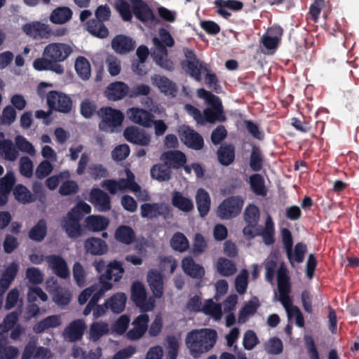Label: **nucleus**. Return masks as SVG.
Segmentation results:
<instances>
[{"label":"nucleus","instance_id":"0eeeda50","mask_svg":"<svg viewBox=\"0 0 359 359\" xmlns=\"http://www.w3.org/2000/svg\"><path fill=\"white\" fill-rule=\"evenodd\" d=\"M74 210H69L67 216L62 220V226L68 237L70 238H77L84 234V229L80 224L82 219L78 215H74Z\"/></svg>","mask_w":359,"mask_h":359},{"label":"nucleus","instance_id":"f8f14e48","mask_svg":"<svg viewBox=\"0 0 359 359\" xmlns=\"http://www.w3.org/2000/svg\"><path fill=\"white\" fill-rule=\"evenodd\" d=\"M140 211L142 217L149 219L156 218L159 216L168 218L171 215V211L168 206L157 203H143L140 206Z\"/></svg>","mask_w":359,"mask_h":359},{"label":"nucleus","instance_id":"58836bf2","mask_svg":"<svg viewBox=\"0 0 359 359\" xmlns=\"http://www.w3.org/2000/svg\"><path fill=\"white\" fill-rule=\"evenodd\" d=\"M72 17V11L66 6L57 7L54 9L50 15V20L54 24H64Z\"/></svg>","mask_w":359,"mask_h":359},{"label":"nucleus","instance_id":"bf43d9fd","mask_svg":"<svg viewBox=\"0 0 359 359\" xmlns=\"http://www.w3.org/2000/svg\"><path fill=\"white\" fill-rule=\"evenodd\" d=\"M278 289L290 288L289 271L285 265L280 264L277 271Z\"/></svg>","mask_w":359,"mask_h":359},{"label":"nucleus","instance_id":"de8ad7c7","mask_svg":"<svg viewBox=\"0 0 359 359\" xmlns=\"http://www.w3.org/2000/svg\"><path fill=\"white\" fill-rule=\"evenodd\" d=\"M264 156L259 147L253 145L250 156V166L253 171H260L263 167Z\"/></svg>","mask_w":359,"mask_h":359},{"label":"nucleus","instance_id":"6e6552de","mask_svg":"<svg viewBox=\"0 0 359 359\" xmlns=\"http://www.w3.org/2000/svg\"><path fill=\"white\" fill-rule=\"evenodd\" d=\"M72 49L67 44L62 43H52L46 46L43 50V56L48 57L53 62H59L65 60L72 53Z\"/></svg>","mask_w":359,"mask_h":359},{"label":"nucleus","instance_id":"603ef678","mask_svg":"<svg viewBox=\"0 0 359 359\" xmlns=\"http://www.w3.org/2000/svg\"><path fill=\"white\" fill-rule=\"evenodd\" d=\"M259 306V304L257 299L255 301H249L240 311L238 322L240 323H245L249 316L254 315L257 312Z\"/></svg>","mask_w":359,"mask_h":359},{"label":"nucleus","instance_id":"09e8293b","mask_svg":"<svg viewBox=\"0 0 359 359\" xmlns=\"http://www.w3.org/2000/svg\"><path fill=\"white\" fill-rule=\"evenodd\" d=\"M203 125L206 123H213L215 121L223 122L226 121V116L224 114L223 109H210L206 108L203 110Z\"/></svg>","mask_w":359,"mask_h":359},{"label":"nucleus","instance_id":"473e14b6","mask_svg":"<svg viewBox=\"0 0 359 359\" xmlns=\"http://www.w3.org/2000/svg\"><path fill=\"white\" fill-rule=\"evenodd\" d=\"M196 203L199 215L203 217L206 216L209 212L211 203L208 191L202 188L198 189L196 195Z\"/></svg>","mask_w":359,"mask_h":359},{"label":"nucleus","instance_id":"412c9836","mask_svg":"<svg viewBox=\"0 0 359 359\" xmlns=\"http://www.w3.org/2000/svg\"><path fill=\"white\" fill-rule=\"evenodd\" d=\"M154 86H156L159 90L165 95L175 97L177 92V87L175 82L170 80L165 76L154 74L151 78Z\"/></svg>","mask_w":359,"mask_h":359},{"label":"nucleus","instance_id":"b1692460","mask_svg":"<svg viewBox=\"0 0 359 359\" xmlns=\"http://www.w3.org/2000/svg\"><path fill=\"white\" fill-rule=\"evenodd\" d=\"M129 92L128 86L122 81L111 83L104 91L106 97L109 100L116 101L125 97Z\"/></svg>","mask_w":359,"mask_h":359},{"label":"nucleus","instance_id":"c85d7f7f","mask_svg":"<svg viewBox=\"0 0 359 359\" xmlns=\"http://www.w3.org/2000/svg\"><path fill=\"white\" fill-rule=\"evenodd\" d=\"M184 69L196 81H201V72L208 71V66L205 62L198 60H184L181 63Z\"/></svg>","mask_w":359,"mask_h":359},{"label":"nucleus","instance_id":"4c0bfd02","mask_svg":"<svg viewBox=\"0 0 359 359\" xmlns=\"http://www.w3.org/2000/svg\"><path fill=\"white\" fill-rule=\"evenodd\" d=\"M219 162L224 166L231 165L235 159V149L231 144L221 146L217 152Z\"/></svg>","mask_w":359,"mask_h":359},{"label":"nucleus","instance_id":"5fc2aeb1","mask_svg":"<svg viewBox=\"0 0 359 359\" xmlns=\"http://www.w3.org/2000/svg\"><path fill=\"white\" fill-rule=\"evenodd\" d=\"M198 95L204 99L207 104L211 106L210 109H223L221 100L211 92L200 88L198 90Z\"/></svg>","mask_w":359,"mask_h":359},{"label":"nucleus","instance_id":"bb28decb","mask_svg":"<svg viewBox=\"0 0 359 359\" xmlns=\"http://www.w3.org/2000/svg\"><path fill=\"white\" fill-rule=\"evenodd\" d=\"M182 267L184 272L193 278L201 279L205 275L203 266L194 262L191 257H186L182 261Z\"/></svg>","mask_w":359,"mask_h":359},{"label":"nucleus","instance_id":"49530a36","mask_svg":"<svg viewBox=\"0 0 359 359\" xmlns=\"http://www.w3.org/2000/svg\"><path fill=\"white\" fill-rule=\"evenodd\" d=\"M250 185L252 191L257 196H265L266 189L264 180L260 174H253L250 177Z\"/></svg>","mask_w":359,"mask_h":359},{"label":"nucleus","instance_id":"ddd939ff","mask_svg":"<svg viewBox=\"0 0 359 359\" xmlns=\"http://www.w3.org/2000/svg\"><path fill=\"white\" fill-rule=\"evenodd\" d=\"M23 32L34 39H48L51 36V29L48 25L39 21L26 23L22 27Z\"/></svg>","mask_w":359,"mask_h":359},{"label":"nucleus","instance_id":"f03ea898","mask_svg":"<svg viewBox=\"0 0 359 359\" xmlns=\"http://www.w3.org/2000/svg\"><path fill=\"white\" fill-rule=\"evenodd\" d=\"M95 18L86 22V29L93 36L105 39L109 36V30L104 22L110 19L111 10L108 5L99 6L95 12Z\"/></svg>","mask_w":359,"mask_h":359},{"label":"nucleus","instance_id":"338daca9","mask_svg":"<svg viewBox=\"0 0 359 359\" xmlns=\"http://www.w3.org/2000/svg\"><path fill=\"white\" fill-rule=\"evenodd\" d=\"M79 191L78 184L71 180L63 182L59 189L60 194L64 196L76 194Z\"/></svg>","mask_w":359,"mask_h":359},{"label":"nucleus","instance_id":"c756f323","mask_svg":"<svg viewBox=\"0 0 359 359\" xmlns=\"http://www.w3.org/2000/svg\"><path fill=\"white\" fill-rule=\"evenodd\" d=\"M33 67L37 71L49 70L58 74H63L65 70L62 65L53 62L50 58L43 55L34 60Z\"/></svg>","mask_w":359,"mask_h":359},{"label":"nucleus","instance_id":"a878e982","mask_svg":"<svg viewBox=\"0 0 359 359\" xmlns=\"http://www.w3.org/2000/svg\"><path fill=\"white\" fill-rule=\"evenodd\" d=\"M46 261L56 276L62 278H67L69 276V271L67 262L62 257L51 255L47 256Z\"/></svg>","mask_w":359,"mask_h":359},{"label":"nucleus","instance_id":"c9c22d12","mask_svg":"<svg viewBox=\"0 0 359 359\" xmlns=\"http://www.w3.org/2000/svg\"><path fill=\"white\" fill-rule=\"evenodd\" d=\"M151 176L159 182L168 181L172 177L171 168L165 163H158L151 168Z\"/></svg>","mask_w":359,"mask_h":359},{"label":"nucleus","instance_id":"774afa93","mask_svg":"<svg viewBox=\"0 0 359 359\" xmlns=\"http://www.w3.org/2000/svg\"><path fill=\"white\" fill-rule=\"evenodd\" d=\"M207 248V243L201 233H196L191 252L195 256H198L205 252Z\"/></svg>","mask_w":359,"mask_h":359},{"label":"nucleus","instance_id":"6ab92c4d","mask_svg":"<svg viewBox=\"0 0 359 359\" xmlns=\"http://www.w3.org/2000/svg\"><path fill=\"white\" fill-rule=\"evenodd\" d=\"M86 325L83 320L78 319L72 321L64 330V336L70 342L81 339Z\"/></svg>","mask_w":359,"mask_h":359},{"label":"nucleus","instance_id":"f704fd0d","mask_svg":"<svg viewBox=\"0 0 359 359\" xmlns=\"http://www.w3.org/2000/svg\"><path fill=\"white\" fill-rule=\"evenodd\" d=\"M172 205L184 212H189L194 209V203L192 201L183 196L182 193L175 191L172 196Z\"/></svg>","mask_w":359,"mask_h":359},{"label":"nucleus","instance_id":"864d4df0","mask_svg":"<svg viewBox=\"0 0 359 359\" xmlns=\"http://www.w3.org/2000/svg\"><path fill=\"white\" fill-rule=\"evenodd\" d=\"M114 6L123 21H131L133 11L130 4L126 0H115Z\"/></svg>","mask_w":359,"mask_h":359},{"label":"nucleus","instance_id":"1a4fd4ad","mask_svg":"<svg viewBox=\"0 0 359 359\" xmlns=\"http://www.w3.org/2000/svg\"><path fill=\"white\" fill-rule=\"evenodd\" d=\"M260 218V210L259 208L254 204H249L244 211V219L246 226L243 229L245 236L250 238L256 236L255 228L258 224Z\"/></svg>","mask_w":359,"mask_h":359},{"label":"nucleus","instance_id":"37998d69","mask_svg":"<svg viewBox=\"0 0 359 359\" xmlns=\"http://www.w3.org/2000/svg\"><path fill=\"white\" fill-rule=\"evenodd\" d=\"M47 234V224L44 219H41L29 230V237L36 242L42 241Z\"/></svg>","mask_w":359,"mask_h":359},{"label":"nucleus","instance_id":"7ed1b4c3","mask_svg":"<svg viewBox=\"0 0 359 359\" xmlns=\"http://www.w3.org/2000/svg\"><path fill=\"white\" fill-rule=\"evenodd\" d=\"M97 115L101 119L99 129L106 133H113L115 129L121 126L124 119L123 114L111 107H103L97 111Z\"/></svg>","mask_w":359,"mask_h":359},{"label":"nucleus","instance_id":"8fccbe9b","mask_svg":"<svg viewBox=\"0 0 359 359\" xmlns=\"http://www.w3.org/2000/svg\"><path fill=\"white\" fill-rule=\"evenodd\" d=\"M170 246L174 250L183 252L189 249V243L188 239L182 233L177 232L173 234L170 239Z\"/></svg>","mask_w":359,"mask_h":359},{"label":"nucleus","instance_id":"39448f33","mask_svg":"<svg viewBox=\"0 0 359 359\" xmlns=\"http://www.w3.org/2000/svg\"><path fill=\"white\" fill-rule=\"evenodd\" d=\"M244 200L241 196H232L224 199L217 208V215L221 219H229L236 217L241 212Z\"/></svg>","mask_w":359,"mask_h":359},{"label":"nucleus","instance_id":"4be33fe9","mask_svg":"<svg viewBox=\"0 0 359 359\" xmlns=\"http://www.w3.org/2000/svg\"><path fill=\"white\" fill-rule=\"evenodd\" d=\"M47 288L52 293L53 302L59 306L67 305L71 301L69 291L62 287L55 286V281H47Z\"/></svg>","mask_w":359,"mask_h":359},{"label":"nucleus","instance_id":"c03bdc74","mask_svg":"<svg viewBox=\"0 0 359 359\" xmlns=\"http://www.w3.org/2000/svg\"><path fill=\"white\" fill-rule=\"evenodd\" d=\"M261 235L263 242L266 245H273L275 242V227L274 223L271 217L266 219L265 226L261 233H256Z\"/></svg>","mask_w":359,"mask_h":359},{"label":"nucleus","instance_id":"393cba45","mask_svg":"<svg viewBox=\"0 0 359 359\" xmlns=\"http://www.w3.org/2000/svg\"><path fill=\"white\" fill-rule=\"evenodd\" d=\"M162 158L165 160L170 168L179 169L187 163V158L184 153L180 150H170L162 154Z\"/></svg>","mask_w":359,"mask_h":359},{"label":"nucleus","instance_id":"9d476101","mask_svg":"<svg viewBox=\"0 0 359 359\" xmlns=\"http://www.w3.org/2000/svg\"><path fill=\"white\" fill-rule=\"evenodd\" d=\"M180 137L182 142L189 148L201 150L204 146L203 137L188 126H183L180 130Z\"/></svg>","mask_w":359,"mask_h":359},{"label":"nucleus","instance_id":"5701e85b","mask_svg":"<svg viewBox=\"0 0 359 359\" xmlns=\"http://www.w3.org/2000/svg\"><path fill=\"white\" fill-rule=\"evenodd\" d=\"M111 47L118 54H127L134 50L135 41L129 36L119 34L112 39Z\"/></svg>","mask_w":359,"mask_h":359},{"label":"nucleus","instance_id":"4468645a","mask_svg":"<svg viewBox=\"0 0 359 359\" xmlns=\"http://www.w3.org/2000/svg\"><path fill=\"white\" fill-rule=\"evenodd\" d=\"M133 14L142 22L153 21L155 15L149 6L143 0H129Z\"/></svg>","mask_w":359,"mask_h":359},{"label":"nucleus","instance_id":"9b49d317","mask_svg":"<svg viewBox=\"0 0 359 359\" xmlns=\"http://www.w3.org/2000/svg\"><path fill=\"white\" fill-rule=\"evenodd\" d=\"M153 41L156 46V50L152 54L154 61L161 68L169 72L173 71L174 63L168 58V51L165 46L160 42L157 37H154Z\"/></svg>","mask_w":359,"mask_h":359},{"label":"nucleus","instance_id":"4d7b16f0","mask_svg":"<svg viewBox=\"0 0 359 359\" xmlns=\"http://www.w3.org/2000/svg\"><path fill=\"white\" fill-rule=\"evenodd\" d=\"M126 180L121 179L118 181L115 180H105L102 183V187L105 188L110 194H115L116 192L126 189Z\"/></svg>","mask_w":359,"mask_h":359},{"label":"nucleus","instance_id":"f3484780","mask_svg":"<svg viewBox=\"0 0 359 359\" xmlns=\"http://www.w3.org/2000/svg\"><path fill=\"white\" fill-rule=\"evenodd\" d=\"M124 272L122 262L114 260L107 264L105 272L100 274L99 280L110 283L109 280L114 279V282H118L122 278Z\"/></svg>","mask_w":359,"mask_h":359},{"label":"nucleus","instance_id":"20e7f679","mask_svg":"<svg viewBox=\"0 0 359 359\" xmlns=\"http://www.w3.org/2000/svg\"><path fill=\"white\" fill-rule=\"evenodd\" d=\"M130 299L143 313L152 311L156 306L154 297H147L145 286L142 283L137 280L132 284Z\"/></svg>","mask_w":359,"mask_h":359},{"label":"nucleus","instance_id":"13d9d810","mask_svg":"<svg viewBox=\"0 0 359 359\" xmlns=\"http://www.w3.org/2000/svg\"><path fill=\"white\" fill-rule=\"evenodd\" d=\"M248 276V271L246 269H242L235 279V287L240 294H243L247 290Z\"/></svg>","mask_w":359,"mask_h":359},{"label":"nucleus","instance_id":"0e129e2a","mask_svg":"<svg viewBox=\"0 0 359 359\" xmlns=\"http://www.w3.org/2000/svg\"><path fill=\"white\" fill-rule=\"evenodd\" d=\"M17 113L11 105H7L2 111L0 123L1 125L11 126L16 119Z\"/></svg>","mask_w":359,"mask_h":359},{"label":"nucleus","instance_id":"aec40b11","mask_svg":"<svg viewBox=\"0 0 359 359\" xmlns=\"http://www.w3.org/2000/svg\"><path fill=\"white\" fill-rule=\"evenodd\" d=\"M90 201L101 212H106L111 208V199L109 196L99 188L91 190L90 193Z\"/></svg>","mask_w":359,"mask_h":359},{"label":"nucleus","instance_id":"a19ab883","mask_svg":"<svg viewBox=\"0 0 359 359\" xmlns=\"http://www.w3.org/2000/svg\"><path fill=\"white\" fill-rule=\"evenodd\" d=\"M115 238L122 243L130 245L134 242L135 233L130 226L121 225L115 231Z\"/></svg>","mask_w":359,"mask_h":359},{"label":"nucleus","instance_id":"a18cd8bd","mask_svg":"<svg viewBox=\"0 0 359 359\" xmlns=\"http://www.w3.org/2000/svg\"><path fill=\"white\" fill-rule=\"evenodd\" d=\"M75 70L81 79H88L90 76L89 61L83 56H79L75 61Z\"/></svg>","mask_w":359,"mask_h":359},{"label":"nucleus","instance_id":"3c124183","mask_svg":"<svg viewBox=\"0 0 359 359\" xmlns=\"http://www.w3.org/2000/svg\"><path fill=\"white\" fill-rule=\"evenodd\" d=\"M108 332L109 326L107 323L103 322H94L90 327V339L93 341H97Z\"/></svg>","mask_w":359,"mask_h":359},{"label":"nucleus","instance_id":"7c9ffc66","mask_svg":"<svg viewBox=\"0 0 359 359\" xmlns=\"http://www.w3.org/2000/svg\"><path fill=\"white\" fill-rule=\"evenodd\" d=\"M87 252L93 255H101L107 252L108 246L104 241L100 238L90 237L84 243Z\"/></svg>","mask_w":359,"mask_h":359},{"label":"nucleus","instance_id":"a211bd4d","mask_svg":"<svg viewBox=\"0 0 359 359\" xmlns=\"http://www.w3.org/2000/svg\"><path fill=\"white\" fill-rule=\"evenodd\" d=\"M147 280L154 299L161 298L163 294V277L161 272L156 269L148 271Z\"/></svg>","mask_w":359,"mask_h":359},{"label":"nucleus","instance_id":"69168bd1","mask_svg":"<svg viewBox=\"0 0 359 359\" xmlns=\"http://www.w3.org/2000/svg\"><path fill=\"white\" fill-rule=\"evenodd\" d=\"M112 287L111 283L103 282L99 280V285H97V290L91 295V298L89 302L94 304L95 306L97 304V302L104 294V293L109 290Z\"/></svg>","mask_w":359,"mask_h":359},{"label":"nucleus","instance_id":"ea45409f","mask_svg":"<svg viewBox=\"0 0 359 359\" xmlns=\"http://www.w3.org/2000/svg\"><path fill=\"white\" fill-rule=\"evenodd\" d=\"M0 153L6 161H14L18 157V151L11 140H0Z\"/></svg>","mask_w":359,"mask_h":359},{"label":"nucleus","instance_id":"6e6d98bb","mask_svg":"<svg viewBox=\"0 0 359 359\" xmlns=\"http://www.w3.org/2000/svg\"><path fill=\"white\" fill-rule=\"evenodd\" d=\"M282 242L287 253V257L290 264H292V246L293 238L291 231L287 228H283L280 231Z\"/></svg>","mask_w":359,"mask_h":359},{"label":"nucleus","instance_id":"052dcab7","mask_svg":"<svg viewBox=\"0 0 359 359\" xmlns=\"http://www.w3.org/2000/svg\"><path fill=\"white\" fill-rule=\"evenodd\" d=\"M97 104L94 101L86 99L81 103L80 112L84 118H90L94 114H97Z\"/></svg>","mask_w":359,"mask_h":359},{"label":"nucleus","instance_id":"cd10ccee","mask_svg":"<svg viewBox=\"0 0 359 359\" xmlns=\"http://www.w3.org/2000/svg\"><path fill=\"white\" fill-rule=\"evenodd\" d=\"M130 118L135 123L149 128L152 126L154 116L150 111L139 108L130 109Z\"/></svg>","mask_w":359,"mask_h":359},{"label":"nucleus","instance_id":"72a5a7b5","mask_svg":"<svg viewBox=\"0 0 359 359\" xmlns=\"http://www.w3.org/2000/svg\"><path fill=\"white\" fill-rule=\"evenodd\" d=\"M127 297L123 292H118L106 299V305L114 313H121L126 308Z\"/></svg>","mask_w":359,"mask_h":359},{"label":"nucleus","instance_id":"680f3d73","mask_svg":"<svg viewBox=\"0 0 359 359\" xmlns=\"http://www.w3.org/2000/svg\"><path fill=\"white\" fill-rule=\"evenodd\" d=\"M259 344V339L253 330H248L244 333L243 345L245 350L251 351Z\"/></svg>","mask_w":359,"mask_h":359},{"label":"nucleus","instance_id":"79ce46f5","mask_svg":"<svg viewBox=\"0 0 359 359\" xmlns=\"http://www.w3.org/2000/svg\"><path fill=\"white\" fill-rule=\"evenodd\" d=\"M216 266L218 273L222 276H231L237 271L235 263L225 257H219Z\"/></svg>","mask_w":359,"mask_h":359},{"label":"nucleus","instance_id":"2f4dec72","mask_svg":"<svg viewBox=\"0 0 359 359\" xmlns=\"http://www.w3.org/2000/svg\"><path fill=\"white\" fill-rule=\"evenodd\" d=\"M86 227L91 231H102L109 224L107 217L102 215H89L85 219Z\"/></svg>","mask_w":359,"mask_h":359},{"label":"nucleus","instance_id":"2eb2a0df","mask_svg":"<svg viewBox=\"0 0 359 359\" xmlns=\"http://www.w3.org/2000/svg\"><path fill=\"white\" fill-rule=\"evenodd\" d=\"M123 135L129 142L140 146H147L151 142L150 135L135 126L127 127L123 131Z\"/></svg>","mask_w":359,"mask_h":359},{"label":"nucleus","instance_id":"f257e3e1","mask_svg":"<svg viewBox=\"0 0 359 359\" xmlns=\"http://www.w3.org/2000/svg\"><path fill=\"white\" fill-rule=\"evenodd\" d=\"M217 338V332L214 329H196L187 333L185 344L189 354L197 359L212 350L216 344Z\"/></svg>","mask_w":359,"mask_h":359},{"label":"nucleus","instance_id":"e433bc0d","mask_svg":"<svg viewBox=\"0 0 359 359\" xmlns=\"http://www.w3.org/2000/svg\"><path fill=\"white\" fill-rule=\"evenodd\" d=\"M15 199L22 204L30 203L36 201L35 195L23 184H18L13 188Z\"/></svg>","mask_w":359,"mask_h":359},{"label":"nucleus","instance_id":"dca6fc26","mask_svg":"<svg viewBox=\"0 0 359 359\" xmlns=\"http://www.w3.org/2000/svg\"><path fill=\"white\" fill-rule=\"evenodd\" d=\"M149 317L147 313H142L137 316L133 321V329L127 333V337L130 340L140 339L145 334L148 329Z\"/></svg>","mask_w":359,"mask_h":359},{"label":"nucleus","instance_id":"423d86ee","mask_svg":"<svg viewBox=\"0 0 359 359\" xmlns=\"http://www.w3.org/2000/svg\"><path fill=\"white\" fill-rule=\"evenodd\" d=\"M47 104L50 111L67 114L72 110V100L65 93L57 90H50L47 94Z\"/></svg>","mask_w":359,"mask_h":359},{"label":"nucleus","instance_id":"e2e57ef3","mask_svg":"<svg viewBox=\"0 0 359 359\" xmlns=\"http://www.w3.org/2000/svg\"><path fill=\"white\" fill-rule=\"evenodd\" d=\"M265 350L268 353L278 355L283 352V345L278 337H272L265 344Z\"/></svg>","mask_w":359,"mask_h":359}]
</instances>
